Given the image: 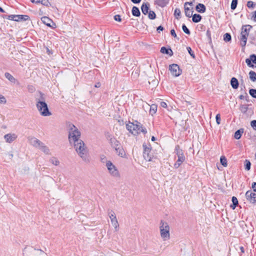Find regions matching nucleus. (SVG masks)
I'll return each mask as SVG.
<instances>
[{
	"label": "nucleus",
	"mask_w": 256,
	"mask_h": 256,
	"mask_svg": "<svg viewBox=\"0 0 256 256\" xmlns=\"http://www.w3.org/2000/svg\"><path fill=\"white\" fill-rule=\"evenodd\" d=\"M69 128L68 140L70 144H73L74 148L78 156L86 162H90L88 150L84 142L80 140V132L76 126L71 123L68 124Z\"/></svg>",
	"instance_id": "nucleus-1"
},
{
	"label": "nucleus",
	"mask_w": 256,
	"mask_h": 256,
	"mask_svg": "<svg viewBox=\"0 0 256 256\" xmlns=\"http://www.w3.org/2000/svg\"><path fill=\"white\" fill-rule=\"evenodd\" d=\"M170 228L168 223L161 220L160 224V234L163 240H167L170 238Z\"/></svg>",
	"instance_id": "nucleus-2"
},
{
	"label": "nucleus",
	"mask_w": 256,
	"mask_h": 256,
	"mask_svg": "<svg viewBox=\"0 0 256 256\" xmlns=\"http://www.w3.org/2000/svg\"><path fill=\"white\" fill-rule=\"evenodd\" d=\"M174 152L178 156V160L174 164V168H178L186 160V157L184 150L180 148V146L178 144L175 146Z\"/></svg>",
	"instance_id": "nucleus-3"
},
{
	"label": "nucleus",
	"mask_w": 256,
	"mask_h": 256,
	"mask_svg": "<svg viewBox=\"0 0 256 256\" xmlns=\"http://www.w3.org/2000/svg\"><path fill=\"white\" fill-rule=\"evenodd\" d=\"M36 106L42 116H46L52 114L46 102H39L38 104H36Z\"/></svg>",
	"instance_id": "nucleus-4"
},
{
	"label": "nucleus",
	"mask_w": 256,
	"mask_h": 256,
	"mask_svg": "<svg viewBox=\"0 0 256 256\" xmlns=\"http://www.w3.org/2000/svg\"><path fill=\"white\" fill-rule=\"evenodd\" d=\"M106 166L110 174L116 178L120 177V174L116 166L110 160L106 161Z\"/></svg>",
	"instance_id": "nucleus-5"
},
{
	"label": "nucleus",
	"mask_w": 256,
	"mask_h": 256,
	"mask_svg": "<svg viewBox=\"0 0 256 256\" xmlns=\"http://www.w3.org/2000/svg\"><path fill=\"white\" fill-rule=\"evenodd\" d=\"M168 69L171 74L174 76H178L182 74V70L180 69L178 64H173L169 66Z\"/></svg>",
	"instance_id": "nucleus-6"
},
{
	"label": "nucleus",
	"mask_w": 256,
	"mask_h": 256,
	"mask_svg": "<svg viewBox=\"0 0 256 256\" xmlns=\"http://www.w3.org/2000/svg\"><path fill=\"white\" fill-rule=\"evenodd\" d=\"M108 214L110 219L111 222L115 230L118 231L119 228V224L114 212L112 210H108Z\"/></svg>",
	"instance_id": "nucleus-7"
},
{
	"label": "nucleus",
	"mask_w": 256,
	"mask_h": 256,
	"mask_svg": "<svg viewBox=\"0 0 256 256\" xmlns=\"http://www.w3.org/2000/svg\"><path fill=\"white\" fill-rule=\"evenodd\" d=\"M245 196L247 201L250 204H256V194L252 190H248L245 194Z\"/></svg>",
	"instance_id": "nucleus-8"
},
{
	"label": "nucleus",
	"mask_w": 256,
	"mask_h": 256,
	"mask_svg": "<svg viewBox=\"0 0 256 256\" xmlns=\"http://www.w3.org/2000/svg\"><path fill=\"white\" fill-rule=\"evenodd\" d=\"M128 130L134 135H136L140 134V124H134V123H130L126 125Z\"/></svg>",
	"instance_id": "nucleus-9"
},
{
	"label": "nucleus",
	"mask_w": 256,
	"mask_h": 256,
	"mask_svg": "<svg viewBox=\"0 0 256 256\" xmlns=\"http://www.w3.org/2000/svg\"><path fill=\"white\" fill-rule=\"evenodd\" d=\"M106 137L111 146L114 149L118 146H120V145L121 144L120 142L112 135L108 134L106 135Z\"/></svg>",
	"instance_id": "nucleus-10"
},
{
	"label": "nucleus",
	"mask_w": 256,
	"mask_h": 256,
	"mask_svg": "<svg viewBox=\"0 0 256 256\" xmlns=\"http://www.w3.org/2000/svg\"><path fill=\"white\" fill-rule=\"evenodd\" d=\"M246 62L248 66L252 68H256V66H254L253 64H256V54H251L249 58L246 60Z\"/></svg>",
	"instance_id": "nucleus-11"
},
{
	"label": "nucleus",
	"mask_w": 256,
	"mask_h": 256,
	"mask_svg": "<svg viewBox=\"0 0 256 256\" xmlns=\"http://www.w3.org/2000/svg\"><path fill=\"white\" fill-rule=\"evenodd\" d=\"M144 148L143 152V156L145 160L148 162L152 161V157L150 154V148L147 147L146 145H143Z\"/></svg>",
	"instance_id": "nucleus-12"
},
{
	"label": "nucleus",
	"mask_w": 256,
	"mask_h": 256,
	"mask_svg": "<svg viewBox=\"0 0 256 256\" xmlns=\"http://www.w3.org/2000/svg\"><path fill=\"white\" fill-rule=\"evenodd\" d=\"M41 20L42 22L46 25L52 28H56V24L53 22V21L48 18L47 16H43L41 18Z\"/></svg>",
	"instance_id": "nucleus-13"
},
{
	"label": "nucleus",
	"mask_w": 256,
	"mask_h": 256,
	"mask_svg": "<svg viewBox=\"0 0 256 256\" xmlns=\"http://www.w3.org/2000/svg\"><path fill=\"white\" fill-rule=\"evenodd\" d=\"M248 36L245 34H240V37L239 38L240 45L242 47V50H244L246 44Z\"/></svg>",
	"instance_id": "nucleus-14"
},
{
	"label": "nucleus",
	"mask_w": 256,
	"mask_h": 256,
	"mask_svg": "<svg viewBox=\"0 0 256 256\" xmlns=\"http://www.w3.org/2000/svg\"><path fill=\"white\" fill-rule=\"evenodd\" d=\"M28 140L30 142V143L34 147L36 148H39L40 146L42 144V142L41 141H40L39 140L37 139L36 138L32 137L30 138H28Z\"/></svg>",
	"instance_id": "nucleus-15"
},
{
	"label": "nucleus",
	"mask_w": 256,
	"mask_h": 256,
	"mask_svg": "<svg viewBox=\"0 0 256 256\" xmlns=\"http://www.w3.org/2000/svg\"><path fill=\"white\" fill-rule=\"evenodd\" d=\"M6 142L11 143L16 140L17 136L14 134H8L4 136Z\"/></svg>",
	"instance_id": "nucleus-16"
},
{
	"label": "nucleus",
	"mask_w": 256,
	"mask_h": 256,
	"mask_svg": "<svg viewBox=\"0 0 256 256\" xmlns=\"http://www.w3.org/2000/svg\"><path fill=\"white\" fill-rule=\"evenodd\" d=\"M116 154L122 158H125L126 156V152L123 148V146L120 144V146L114 148Z\"/></svg>",
	"instance_id": "nucleus-17"
},
{
	"label": "nucleus",
	"mask_w": 256,
	"mask_h": 256,
	"mask_svg": "<svg viewBox=\"0 0 256 256\" xmlns=\"http://www.w3.org/2000/svg\"><path fill=\"white\" fill-rule=\"evenodd\" d=\"M252 28V26L250 24L243 25L241 28L240 34L248 36Z\"/></svg>",
	"instance_id": "nucleus-18"
},
{
	"label": "nucleus",
	"mask_w": 256,
	"mask_h": 256,
	"mask_svg": "<svg viewBox=\"0 0 256 256\" xmlns=\"http://www.w3.org/2000/svg\"><path fill=\"white\" fill-rule=\"evenodd\" d=\"M150 4L148 2H144L141 6V10L142 14L144 15H146L150 10Z\"/></svg>",
	"instance_id": "nucleus-19"
},
{
	"label": "nucleus",
	"mask_w": 256,
	"mask_h": 256,
	"mask_svg": "<svg viewBox=\"0 0 256 256\" xmlns=\"http://www.w3.org/2000/svg\"><path fill=\"white\" fill-rule=\"evenodd\" d=\"M38 94L39 96L38 98H36V104H38L39 102H45L46 100V96L40 91H38Z\"/></svg>",
	"instance_id": "nucleus-20"
},
{
	"label": "nucleus",
	"mask_w": 256,
	"mask_h": 256,
	"mask_svg": "<svg viewBox=\"0 0 256 256\" xmlns=\"http://www.w3.org/2000/svg\"><path fill=\"white\" fill-rule=\"evenodd\" d=\"M160 52L164 54H168L170 56H172L173 52L170 48H166V47L162 46L160 50Z\"/></svg>",
	"instance_id": "nucleus-21"
},
{
	"label": "nucleus",
	"mask_w": 256,
	"mask_h": 256,
	"mask_svg": "<svg viewBox=\"0 0 256 256\" xmlns=\"http://www.w3.org/2000/svg\"><path fill=\"white\" fill-rule=\"evenodd\" d=\"M196 10L200 13H204L206 10V6L202 4H198L196 6Z\"/></svg>",
	"instance_id": "nucleus-22"
},
{
	"label": "nucleus",
	"mask_w": 256,
	"mask_h": 256,
	"mask_svg": "<svg viewBox=\"0 0 256 256\" xmlns=\"http://www.w3.org/2000/svg\"><path fill=\"white\" fill-rule=\"evenodd\" d=\"M230 84L234 89H237L239 86V82L237 78L232 77L230 80Z\"/></svg>",
	"instance_id": "nucleus-23"
},
{
	"label": "nucleus",
	"mask_w": 256,
	"mask_h": 256,
	"mask_svg": "<svg viewBox=\"0 0 256 256\" xmlns=\"http://www.w3.org/2000/svg\"><path fill=\"white\" fill-rule=\"evenodd\" d=\"M168 4V2L162 1V0H155L154 4L157 5L161 8H164Z\"/></svg>",
	"instance_id": "nucleus-24"
},
{
	"label": "nucleus",
	"mask_w": 256,
	"mask_h": 256,
	"mask_svg": "<svg viewBox=\"0 0 256 256\" xmlns=\"http://www.w3.org/2000/svg\"><path fill=\"white\" fill-rule=\"evenodd\" d=\"M132 13L134 16L139 17L140 16V10L136 6H134L132 8Z\"/></svg>",
	"instance_id": "nucleus-25"
},
{
	"label": "nucleus",
	"mask_w": 256,
	"mask_h": 256,
	"mask_svg": "<svg viewBox=\"0 0 256 256\" xmlns=\"http://www.w3.org/2000/svg\"><path fill=\"white\" fill-rule=\"evenodd\" d=\"M184 12L186 16L188 18H191L194 12L193 8H190L188 6H184Z\"/></svg>",
	"instance_id": "nucleus-26"
},
{
	"label": "nucleus",
	"mask_w": 256,
	"mask_h": 256,
	"mask_svg": "<svg viewBox=\"0 0 256 256\" xmlns=\"http://www.w3.org/2000/svg\"><path fill=\"white\" fill-rule=\"evenodd\" d=\"M244 128H242L238 130H237L234 135V137L236 140H239L242 137V134L244 133Z\"/></svg>",
	"instance_id": "nucleus-27"
},
{
	"label": "nucleus",
	"mask_w": 256,
	"mask_h": 256,
	"mask_svg": "<svg viewBox=\"0 0 256 256\" xmlns=\"http://www.w3.org/2000/svg\"><path fill=\"white\" fill-rule=\"evenodd\" d=\"M38 148L40 149L42 151L44 154H50V152L48 148L46 146L43 142H42V144Z\"/></svg>",
	"instance_id": "nucleus-28"
},
{
	"label": "nucleus",
	"mask_w": 256,
	"mask_h": 256,
	"mask_svg": "<svg viewBox=\"0 0 256 256\" xmlns=\"http://www.w3.org/2000/svg\"><path fill=\"white\" fill-rule=\"evenodd\" d=\"M17 18H16V22L20 20L26 21L30 19L29 16L27 15H16Z\"/></svg>",
	"instance_id": "nucleus-29"
},
{
	"label": "nucleus",
	"mask_w": 256,
	"mask_h": 256,
	"mask_svg": "<svg viewBox=\"0 0 256 256\" xmlns=\"http://www.w3.org/2000/svg\"><path fill=\"white\" fill-rule=\"evenodd\" d=\"M192 22L195 23L200 22L202 18V16L200 14H192Z\"/></svg>",
	"instance_id": "nucleus-30"
},
{
	"label": "nucleus",
	"mask_w": 256,
	"mask_h": 256,
	"mask_svg": "<svg viewBox=\"0 0 256 256\" xmlns=\"http://www.w3.org/2000/svg\"><path fill=\"white\" fill-rule=\"evenodd\" d=\"M5 77L11 82L15 83L16 82V79L9 72H5L4 74Z\"/></svg>",
	"instance_id": "nucleus-31"
},
{
	"label": "nucleus",
	"mask_w": 256,
	"mask_h": 256,
	"mask_svg": "<svg viewBox=\"0 0 256 256\" xmlns=\"http://www.w3.org/2000/svg\"><path fill=\"white\" fill-rule=\"evenodd\" d=\"M157 105L156 104H152L150 106V114H151L152 116H153L154 114L156 112V111H157Z\"/></svg>",
	"instance_id": "nucleus-32"
},
{
	"label": "nucleus",
	"mask_w": 256,
	"mask_h": 256,
	"mask_svg": "<svg viewBox=\"0 0 256 256\" xmlns=\"http://www.w3.org/2000/svg\"><path fill=\"white\" fill-rule=\"evenodd\" d=\"M232 204L230 205V208L232 210H234L238 206V200L236 197L232 196Z\"/></svg>",
	"instance_id": "nucleus-33"
},
{
	"label": "nucleus",
	"mask_w": 256,
	"mask_h": 256,
	"mask_svg": "<svg viewBox=\"0 0 256 256\" xmlns=\"http://www.w3.org/2000/svg\"><path fill=\"white\" fill-rule=\"evenodd\" d=\"M248 74H249L250 78L252 82H254L256 81V72H254V71H252V70H250Z\"/></svg>",
	"instance_id": "nucleus-34"
},
{
	"label": "nucleus",
	"mask_w": 256,
	"mask_h": 256,
	"mask_svg": "<svg viewBox=\"0 0 256 256\" xmlns=\"http://www.w3.org/2000/svg\"><path fill=\"white\" fill-rule=\"evenodd\" d=\"M248 110V105L241 104L240 106V110L243 114H246Z\"/></svg>",
	"instance_id": "nucleus-35"
},
{
	"label": "nucleus",
	"mask_w": 256,
	"mask_h": 256,
	"mask_svg": "<svg viewBox=\"0 0 256 256\" xmlns=\"http://www.w3.org/2000/svg\"><path fill=\"white\" fill-rule=\"evenodd\" d=\"M50 162L54 166H58L60 164V162L58 159L55 157H52L50 159Z\"/></svg>",
	"instance_id": "nucleus-36"
},
{
	"label": "nucleus",
	"mask_w": 256,
	"mask_h": 256,
	"mask_svg": "<svg viewBox=\"0 0 256 256\" xmlns=\"http://www.w3.org/2000/svg\"><path fill=\"white\" fill-rule=\"evenodd\" d=\"M232 40V36L230 33H226L224 35V40L226 42H230Z\"/></svg>",
	"instance_id": "nucleus-37"
},
{
	"label": "nucleus",
	"mask_w": 256,
	"mask_h": 256,
	"mask_svg": "<svg viewBox=\"0 0 256 256\" xmlns=\"http://www.w3.org/2000/svg\"><path fill=\"white\" fill-rule=\"evenodd\" d=\"M220 162L221 164L224 167L227 166V160L224 156H222L220 158Z\"/></svg>",
	"instance_id": "nucleus-38"
},
{
	"label": "nucleus",
	"mask_w": 256,
	"mask_h": 256,
	"mask_svg": "<svg viewBox=\"0 0 256 256\" xmlns=\"http://www.w3.org/2000/svg\"><path fill=\"white\" fill-rule=\"evenodd\" d=\"M148 14V18L150 20H154L156 18V14L152 10H150Z\"/></svg>",
	"instance_id": "nucleus-39"
},
{
	"label": "nucleus",
	"mask_w": 256,
	"mask_h": 256,
	"mask_svg": "<svg viewBox=\"0 0 256 256\" xmlns=\"http://www.w3.org/2000/svg\"><path fill=\"white\" fill-rule=\"evenodd\" d=\"M251 163L248 160L244 161V168L246 170H249L250 169Z\"/></svg>",
	"instance_id": "nucleus-40"
},
{
	"label": "nucleus",
	"mask_w": 256,
	"mask_h": 256,
	"mask_svg": "<svg viewBox=\"0 0 256 256\" xmlns=\"http://www.w3.org/2000/svg\"><path fill=\"white\" fill-rule=\"evenodd\" d=\"M238 3V0H232L230 8L232 10H234L236 8Z\"/></svg>",
	"instance_id": "nucleus-41"
},
{
	"label": "nucleus",
	"mask_w": 256,
	"mask_h": 256,
	"mask_svg": "<svg viewBox=\"0 0 256 256\" xmlns=\"http://www.w3.org/2000/svg\"><path fill=\"white\" fill-rule=\"evenodd\" d=\"M28 90L30 93H33L36 91L35 87L31 84H28L27 86Z\"/></svg>",
	"instance_id": "nucleus-42"
},
{
	"label": "nucleus",
	"mask_w": 256,
	"mask_h": 256,
	"mask_svg": "<svg viewBox=\"0 0 256 256\" xmlns=\"http://www.w3.org/2000/svg\"><path fill=\"white\" fill-rule=\"evenodd\" d=\"M180 14H181L180 10L178 8H176L174 10V15L177 19H178L180 18Z\"/></svg>",
	"instance_id": "nucleus-43"
},
{
	"label": "nucleus",
	"mask_w": 256,
	"mask_h": 256,
	"mask_svg": "<svg viewBox=\"0 0 256 256\" xmlns=\"http://www.w3.org/2000/svg\"><path fill=\"white\" fill-rule=\"evenodd\" d=\"M244 94H245V96L242 95V94H240V96H239L238 98L240 100L246 99V100L247 102H248L249 101V100H248L249 97H248V94L246 93V92H244Z\"/></svg>",
	"instance_id": "nucleus-44"
},
{
	"label": "nucleus",
	"mask_w": 256,
	"mask_h": 256,
	"mask_svg": "<svg viewBox=\"0 0 256 256\" xmlns=\"http://www.w3.org/2000/svg\"><path fill=\"white\" fill-rule=\"evenodd\" d=\"M249 94L252 98H256V89H250Z\"/></svg>",
	"instance_id": "nucleus-45"
},
{
	"label": "nucleus",
	"mask_w": 256,
	"mask_h": 256,
	"mask_svg": "<svg viewBox=\"0 0 256 256\" xmlns=\"http://www.w3.org/2000/svg\"><path fill=\"white\" fill-rule=\"evenodd\" d=\"M182 29L183 31L187 34L190 35V32L189 29L186 27L185 24H183L182 25Z\"/></svg>",
	"instance_id": "nucleus-46"
},
{
	"label": "nucleus",
	"mask_w": 256,
	"mask_h": 256,
	"mask_svg": "<svg viewBox=\"0 0 256 256\" xmlns=\"http://www.w3.org/2000/svg\"><path fill=\"white\" fill-rule=\"evenodd\" d=\"M186 49L188 51V52L189 53V54L190 55V56L194 58H195L196 56H195V54H194V52L192 50V48L190 47V46H188L186 48Z\"/></svg>",
	"instance_id": "nucleus-47"
},
{
	"label": "nucleus",
	"mask_w": 256,
	"mask_h": 256,
	"mask_svg": "<svg viewBox=\"0 0 256 256\" xmlns=\"http://www.w3.org/2000/svg\"><path fill=\"white\" fill-rule=\"evenodd\" d=\"M256 6V4L252 1H248L247 2V6L248 8H253Z\"/></svg>",
	"instance_id": "nucleus-48"
},
{
	"label": "nucleus",
	"mask_w": 256,
	"mask_h": 256,
	"mask_svg": "<svg viewBox=\"0 0 256 256\" xmlns=\"http://www.w3.org/2000/svg\"><path fill=\"white\" fill-rule=\"evenodd\" d=\"M41 4L45 6H50V4L48 0H42Z\"/></svg>",
	"instance_id": "nucleus-49"
},
{
	"label": "nucleus",
	"mask_w": 256,
	"mask_h": 256,
	"mask_svg": "<svg viewBox=\"0 0 256 256\" xmlns=\"http://www.w3.org/2000/svg\"><path fill=\"white\" fill-rule=\"evenodd\" d=\"M250 126L254 130H256V120H252L250 122Z\"/></svg>",
	"instance_id": "nucleus-50"
},
{
	"label": "nucleus",
	"mask_w": 256,
	"mask_h": 256,
	"mask_svg": "<svg viewBox=\"0 0 256 256\" xmlns=\"http://www.w3.org/2000/svg\"><path fill=\"white\" fill-rule=\"evenodd\" d=\"M16 18H17V16H16V15H15V14H10V15H8V20H14V21H16Z\"/></svg>",
	"instance_id": "nucleus-51"
},
{
	"label": "nucleus",
	"mask_w": 256,
	"mask_h": 256,
	"mask_svg": "<svg viewBox=\"0 0 256 256\" xmlns=\"http://www.w3.org/2000/svg\"><path fill=\"white\" fill-rule=\"evenodd\" d=\"M216 124H220V120H221L220 115V114H218L216 115Z\"/></svg>",
	"instance_id": "nucleus-52"
},
{
	"label": "nucleus",
	"mask_w": 256,
	"mask_h": 256,
	"mask_svg": "<svg viewBox=\"0 0 256 256\" xmlns=\"http://www.w3.org/2000/svg\"><path fill=\"white\" fill-rule=\"evenodd\" d=\"M6 99L4 96L2 94H0V103L1 104H6Z\"/></svg>",
	"instance_id": "nucleus-53"
},
{
	"label": "nucleus",
	"mask_w": 256,
	"mask_h": 256,
	"mask_svg": "<svg viewBox=\"0 0 256 256\" xmlns=\"http://www.w3.org/2000/svg\"><path fill=\"white\" fill-rule=\"evenodd\" d=\"M100 160L102 162H106V158L104 154H102L100 156Z\"/></svg>",
	"instance_id": "nucleus-54"
},
{
	"label": "nucleus",
	"mask_w": 256,
	"mask_h": 256,
	"mask_svg": "<svg viewBox=\"0 0 256 256\" xmlns=\"http://www.w3.org/2000/svg\"><path fill=\"white\" fill-rule=\"evenodd\" d=\"M114 19L116 21H118L119 22L122 21V18H120V16L119 14H116V15L114 16Z\"/></svg>",
	"instance_id": "nucleus-55"
},
{
	"label": "nucleus",
	"mask_w": 256,
	"mask_h": 256,
	"mask_svg": "<svg viewBox=\"0 0 256 256\" xmlns=\"http://www.w3.org/2000/svg\"><path fill=\"white\" fill-rule=\"evenodd\" d=\"M140 134L142 132L144 134H146L147 131L145 128L142 127V126L140 125Z\"/></svg>",
	"instance_id": "nucleus-56"
},
{
	"label": "nucleus",
	"mask_w": 256,
	"mask_h": 256,
	"mask_svg": "<svg viewBox=\"0 0 256 256\" xmlns=\"http://www.w3.org/2000/svg\"><path fill=\"white\" fill-rule=\"evenodd\" d=\"M170 32L172 36H174L175 38H177L176 34L174 29L171 30Z\"/></svg>",
	"instance_id": "nucleus-57"
},
{
	"label": "nucleus",
	"mask_w": 256,
	"mask_h": 256,
	"mask_svg": "<svg viewBox=\"0 0 256 256\" xmlns=\"http://www.w3.org/2000/svg\"><path fill=\"white\" fill-rule=\"evenodd\" d=\"M164 30V28L162 26H160L156 28V31L158 33H160L161 31H162Z\"/></svg>",
	"instance_id": "nucleus-58"
},
{
	"label": "nucleus",
	"mask_w": 256,
	"mask_h": 256,
	"mask_svg": "<svg viewBox=\"0 0 256 256\" xmlns=\"http://www.w3.org/2000/svg\"><path fill=\"white\" fill-rule=\"evenodd\" d=\"M206 35L210 40H211V32L209 30H208L206 32Z\"/></svg>",
	"instance_id": "nucleus-59"
},
{
	"label": "nucleus",
	"mask_w": 256,
	"mask_h": 256,
	"mask_svg": "<svg viewBox=\"0 0 256 256\" xmlns=\"http://www.w3.org/2000/svg\"><path fill=\"white\" fill-rule=\"evenodd\" d=\"M252 188L253 190L252 192H256V182H254L252 183Z\"/></svg>",
	"instance_id": "nucleus-60"
},
{
	"label": "nucleus",
	"mask_w": 256,
	"mask_h": 256,
	"mask_svg": "<svg viewBox=\"0 0 256 256\" xmlns=\"http://www.w3.org/2000/svg\"><path fill=\"white\" fill-rule=\"evenodd\" d=\"M160 106L164 108H166L167 107V104L164 102H161L160 103Z\"/></svg>",
	"instance_id": "nucleus-61"
},
{
	"label": "nucleus",
	"mask_w": 256,
	"mask_h": 256,
	"mask_svg": "<svg viewBox=\"0 0 256 256\" xmlns=\"http://www.w3.org/2000/svg\"><path fill=\"white\" fill-rule=\"evenodd\" d=\"M31 2L36 4H41L42 0H30Z\"/></svg>",
	"instance_id": "nucleus-62"
},
{
	"label": "nucleus",
	"mask_w": 256,
	"mask_h": 256,
	"mask_svg": "<svg viewBox=\"0 0 256 256\" xmlns=\"http://www.w3.org/2000/svg\"><path fill=\"white\" fill-rule=\"evenodd\" d=\"M142 0H131V2L135 4H139Z\"/></svg>",
	"instance_id": "nucleus-63"
},
{
	"label": "nucleus",
	"mask_w": 256,
	"mask_h": 256,
	"mask_svg": "<svg viewBox=\"0 0 256 256\" xmlns=\"http://www.w3.org/2000/svg\"><path fill=\"white\" fill-rule=\"evenodd\" d=\"M252 18L256 22V10L254 12Z\"/></svg>",
	"instance_id": "nucleus-64"
}]
</instances>
